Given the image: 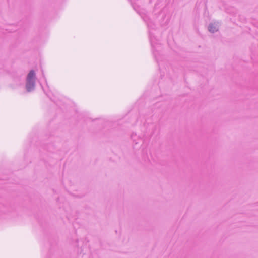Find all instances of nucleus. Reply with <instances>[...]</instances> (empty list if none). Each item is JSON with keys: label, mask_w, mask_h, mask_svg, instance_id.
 <instances>
[{"label": "nucleus", "mask_w": 258, "mask_h": 258, "mask_svg": "<svg viewBox=\"0 0 258 258\" xmlns=\"http://www.w3.org/2000/svg\"><path fill=\"white\" fill-rule=\"evenodd\" d=\"M36 74L34 70H31L26 78V88L27 92H32L35 87Z\"/></svg>", "instance_id": "f257e3e1"}, {"label": "nucleus", "mask_w": 258, "mask_h": 258, "mask_svg": "<svg viewBox=\"0 0 258 258\" xmlns=\"http://www.w3.org/2000/svg\"><path fill=\"white\" fill-rule=\"evenodd\" d=\"M219 24L218 22L211 23L208 26V30L211 33H215L218 31Z\"/></svg>", "instance_id": "f03ea898"}, {"label": "nucleus", "mask_w": 258, "mask_h": 258, "mask_svg": "<svg viewBox=\"0 0 258 258\" xmlns=\"http://www.w3.org/2000/svg\"><path fill=\"white\" fill-rule=\"evenodd\" d=\"M149 37H150V42H151V46H152V47H154V39H153V38L152 36L151 32L150 31H149Z\"/></svg>", "instance_id": "7ed1b4c3"}]
</instances>
